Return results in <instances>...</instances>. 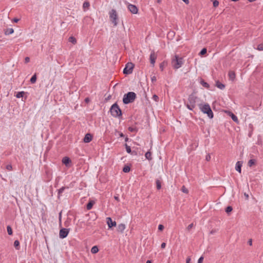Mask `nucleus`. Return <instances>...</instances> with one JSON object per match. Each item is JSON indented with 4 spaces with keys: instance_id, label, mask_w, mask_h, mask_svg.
<instances>
[{
    "instance_id": "obj_1",
    "label": "nucleus",
    "mask_w": 263,
    "mask_h": 263,
    "mask_svg": "<svg viewBox=\"0 0 263 263\" xmlns=\"http://www.w3.org/2000/svg\"><path fill=\"white\" fill-rule=\"evenodd\" d=\"M199 106L200 110L212 119L213 118V114L210 105L207 103H200L197 104Z\"/></svg>"
},
{
    "instance_id": "obj_2",
    "label": "nucleus",
    "mask_w": 263,
    "mask_h": 263,
    "mask_svg": "<svg viewBox=\"0 0 263 263\" xmlns=\"http://www.w3.org/2000/svg\"><path fill=\"white\" fill-rule=\"evenodd\" d=\"M171 64L173 68L177 69L182 66L183 64V59L175 55L172 60Z\"/></svg>"
},
{
    "instance_id": "obj_3",
    "label": "nucleus",
    "mask_w": 263,
    "mask_h": 263,
    "mask_svg": "<svg viewBox=\"0 0 263 263\" xmlns=\"http://www.w3.org/2000/svg\"><path fill=\"white\" fill-rule=\"evenodd\" d=\"M136 98V94L133 92H128L124 96L123 102L124 104H128L133 102Z\"/></svg>"
},
{
    "instance_id": "obj_4",
    "label": "nucleus",
    "mask_w": 263,
    "mask_h": 263,
    "mask_svg": "<svg viewBox=\"0 0 263 263\" xmlns=\"http://www.w3.org/2000/svg\"><path fill=\"white\" fill-rule=\"evenodd\" d=\"M110 113L114 117H118L121 115V110L117 104H114L110 109Z\"/></svg>"
},
{
    "instance_id": "obj_5",
    "label": "nucleus",
    "mask_w": 263,
    "mask_h": 263,
    "mask_svg": "<svg viewBox=\"0 0 263 263\" xmlns=\"http://www.w3.org/2000/svg\"><path fill=\"white\" fill-rule=\"evenodd\" d=\"M109 17L114 26H117L118 24V14L115 9H112L109 12Z\"/></svg>"
},
{
    "instance_id": "obj_6",
    "label": "nucleus",
    "mask_w": 263,
    "mask_h": 263,
    "mask_svg": "<svg viewBox=\"0 0 263 263\" xmlns=\"http://www.w3.org/2000/svg\"><path fill=\"white\" fill-rule=\"evenodd\" d=\"M134 68V64L133 63H127L125 68L123 69V73L125 74H129L133 72V69Z\"/></svg>"
},
{
    "instance_id": "obj_7",
    "label": "nucleus",
    "mask_w": 263,
    "mask_h": 263,
    "mask_svg": "<svg viewBox=\"0 0 263 263\" xmlns=\"http://www.w3.org/2000/svg\"><path fill=\"white\" fill-rule=\"evenodd\" d=\"M198 99L194 97H190L189 98L190 103L187 105V107L190 110H192L196 105V102H198Z\"/></svg>"
},
{
    "instance_id": "obj_8",
    "label": "nucleus",
    "mask_w": 263,
    "mask_h": 263,
    "mask_svg": "<svg viewBox=\"0 0 263 263\" xmlns=\"http://www.w3.org/2000/svg\"><path fill=\"white\" fill-rule=\"evenodd\" d=\"M106 220V223L109 229H111L112 227L116 226V222L115 221H112L110 217H107Z\"/></svg>"
},
{
    "instance_id": "obj_9",
    "label": "nucleus",
    "mask_w": 263,
    "mask_h": 263,
    "mask_svg": "<svg viewBox=\"0 0 263 263\" xmlns=\"http://www.w3.org/2000/svg\"><path fill=\"white\" fill-rule=\"evenodd\" d=\"M128 9L131 13L133 14H137L138 13V9L137 7L134 5L129 4L128 5Z\"/></svg>"
},
{
    "instance_id": "obj_10",
    "label": "nucleus",
    "mask_w": 263,
    "mask_h": 263,
    "mask_svg": "<svg viewBox=\"0 0 263 263\" xmlns=\"http://www.w3.org/2000/svg\"><path fill=\"white\" fill-rule=\"evenodd\" d=\"M69 233V230L67 229H62L60 231V237L61 238H65Z\"/></svg>"
},
{
    "instance_id": "obj_11",
    "label": "nucleus",
    "mask_w": 263,
    "mask_h": 263,
    "mask_svg": "<svg viewBox=\"0 0 263 263\" xmlns=\"http://www.w3.org/2000/svg\"><path fill=\"white\" fill-rule=\"evenodd\" d=\"M62 163L66 165V166L69 167L70 166L71 163V160L68 157H64L62 159Z\"/></svg>"
},
{
    "instance_id": "obj_12",
    "label": "nucleus",
    "mask_w": 263,
    "mask_h": 263,
    "mask_svg": "<svg viewBox=\"0 0 263 263\" xmlns=\"http://www.w3.org/2000/svg\"><path fill=\"white\" fill-rule=\"evenodd\" d=\"M157 58V55L154 51H152L150 55V62L153 66L155 64V60Z\"/></svg>"
},
{
    "instance_id": "obj_13",
    "label": "nucleus",
    "mask_w": 263,
    "mask_h": 263,
    "mask_svg": "<svg viewBox=\"0 0 263 263\" xmlns=\"http://www.w3.org/2000/svg\"><path fill=\"white\" fill-rule=\"evenodd\" d=\"M92 138V137L91 134H87L85 135L83 140L85 143H89L91 141Z\"/></svg>"
},
{
    "instance_id": "obj_14",
    "label": "nucleus",
    "mask_w": 263,
    "mask_h": 263,
    "mask_svg": "<svg viewBox=\"0 0 263 263\" xmlns=\"http://www.w3.org/2000/svg\"><path fill=\"white\" fill-rule=\"evenodd\" d=\"M125 228H126L125 225L123 223H121V224H118V226L117 227V231L119 232L122 233L124 232V231L125 230Z\"/></svg>"
},
{
    "instance_id": "obj_15",
    "label": "nucleus",
    "mask_w": 263,
    "mask_h": 263,
    "mask_svg": "<svg viewBox=\"0 0 263 263\" xmlns=\"http://www.w3.org/2000/svg\"><path fill=\"white\" fill-rule=\"evenodd\" d=\"M226 112L228 114V115H229L232 118V119L234 122H235L236 123H238V118L235 115H234L232 112H231L230 111H226Z\"/></svg>"
},
{
    "instance_id": "obj_16",
    "label": "nucleus",
    "mask_w": 263,
    "mask_h": 263,
    "mask_svg": "<svg viewBox=\"0 0 263 263\" xmlns=\"http://www.w3.org/2000/svg\"><path fill=\"white\" fill-rule=\"evenodd\" d=\"M242 166V162L240 161L237 162L236 164L235 169L237 171H238L239 173H241V167Z\"/></svg>"
},
{
    "instance_id": "obj_17",
    "label": "nucleus",
    "mask_w": 263,
    "mask_h": 263,
    "mask_svg": "<svg viewBox=\"0 0 263 263\" xmlns=\"http://www.w3.org/2000/svg\"><path fill=\"white\" fill-rule=\"evenodd\" d=\"M229 80L231 81H234L235 78V74L233 71H230L229 72Z\"/></svg>"
},
{
    "instance_id": "obj_18",
    "label": "nucleus",
    "mask_w": 263,
    "mask_h": 263,
    "mask_svg": "<svg viewBox=\"0 0 263 263\" xmlns=\"http://www.w3.org/2000/svg\"><path fill=\"white\" fill-rule=\"evenodd\" d=\"M14 32V30L12 28H8L5 30V34L7 35L12 34Z\"/></svg>"
},
{
    "instance_id": "obj_19",
    "label": "nucleus",
    "mask_w": 263,
    "mask_h": 263,
    "mask_svg": "<svg viewBox=\"0 0 263 263\" xmlns=\"http://www.w3.org/2000/svg\"><path fill=\"white\" fill-rule=\"evenodd\" d=\"M25 92L24 91H20V92H17V93L15 95V97L17 98H23L25 95Z\"/></svg>"
},
{
    "instance_id": "obj_20",
    "label": "nucleus",
    "mask_w": 263,
    "mask_h": 263,
    "mask_svg": "<svg viewBox=\"0 0 263 263\" xmlns=\"http://www.w3.org/2000/svg\"><path fill=\"white\" fill-rule=\"evenodd\" d=\"M98 251H99V249H98V247L96 246H93L91 249V252L92 254H96V253H98Z\"/></svg>"
},
{
    "instance_id": "obj_21",
    "label": "nucleus",
    "mask_w": 263,
    "mask_h": 263,
    "mask_svg": "<svg viewBox=\"0 0 263 263\" xmlns=\"http://www.w3.org/2000/svg\"><path fill=\"white\" fill-rule=\"evenodd\" d=\"M145 158L148 160H151L152 159V154L150 152H147L145 154Z\"/></svg>"
},
{
    "instance_id": "obj_22",
    "label": "nucleus",
    "mask_w": 263,
    "mask_h": 263,
    "mask_svg": "<svg viewBox=\"0 0 263 263\" xmlns=\"http://www.w3.org/2000/svg\"><path fill=\"white\" fill-rule=\"evenodd\" d=\"M94 204H95V201H92V200L90 201L87 205V210H90L92 208V207Z\"/></svg>"
},
{
    "instance_id": "obj_23",
    "label": "nucleus",
    "mask_w": 263,
    "mask_h": 263,
    "mask_svg": "<svg viewBox=\"0 0 263 263\" xmlns=\"http://www.w3.org/2000/svg\"><path fill=\"white\" fill-rule=\"evenodd\" d=\"M68 41L69 42L72 43L73 44H76L77 43V40L73 36H70L69 37Z\"/></svg>"
},
{
    "instance_id": "obj_24",
    "label": "nucleus",
    "mask_w": 263,
    "mask_h": 263,
    "mask_svg": "<svg viewBox=\"0 0 263 263\" xmlns=\"http://www.w3.org/2000/svg\"><path fill=\"white\" fill-rule=\"evenodd\" d=\"M256 163V160L255 159H251L248 161V165L250 167L252 166L253 165H255Z\"/></svg>"
},
{
    "instance_id": "obj_25",
    "label": "nucleus",
    "mask_w": 263,
    "mask_h": 263,
    "mask_svg": "<svg viewBox=\"0 0 263 263\" xmlns=\"http://www.w3.org/2000/svg\"><path fill=\"white\" fill-rule=\"evenodd\" d=\"M215 86L220 89H223L225 87L222 83H216Z\"/></svg>"
},
{
    "instance_id": "obj_26",
    "label": "nucleus",
    "mask_w": 263,
    "mask_h": 263,
    "mask_svg": "<svg viewBox=\"0 0 263 263\" xmlns=\"http://www.w3.org/2000/svg\"><path fill=\"white\" fill-rule=\"evenodd\" d=\"M19 245H20V242L18 241V240H15L14 242V246L17 250L19 249V248H18Z\"/></svg>"
},
{
    "instance_id": "obj_27",
    "label": "nucleus",
    "mask_w": 263,
    "mask_h": 263,
    "mask_svg": "<svg viewBox=\"0 0 263 263\" xmlns=\"http://www.w3.org/2000/svg\"><path fill=\"white\" fill-rule=\"evenodd\" d=\"M123 171L125 173H128L130 171V167L128 166H125L124 167Z\"/></svg>"
},
{
    "instance_id": "obj_28",
    "label": "nucleus",
    "mask_w": 263,
    "mask_h": 263,
    "mask_svg": "<svg viewBox=\"0 0 263 263\" xmlns=\"http://www.w3.org/2000/svg\"><path fill=\"white\" fill-rule=\"evenodd\" d=\"M36 80V74H34L31 78L30 79V82H35Z\"/></svg>"
},
{
    "instance_id": "obj_29",
    "label": "nucleus",
    "mask_w": 263,
    "mask_h": 263,
    "mask_svg": "<svg viewBox=\"0 0 263 263\" xmlns=\"http://www.w3.org/2000/svg\"><path fill=\"white\" fill-rule=\"evenodd\" d=\"M7 232L9 235H12V230L10 226H7Z\"/></svg>"
},
{
    "instance_id": "obj_30",
    "label": "nucleus",
    "mask_w": 263,
    "mask_h": 263,
    "mask_svg": "<svg viewBox=\"0 0 263 263\" xmlns=\"http://www.w3.org/2000/svg\"><path fill=\"white\" fill-rule=\"evenodd\" d=\"M6 168L9 171H11L12 170V166L10 164H7L6 166Z\"/></svg>"
},
{
    "instance_id": "obj_31",
    "label": "nucleus",
    "mask_w": 263,
    "mask_h": 263,
    "mask_svg": "<svg viewBox=\"0 0 263 263\" xmlns=\"http://www.w3.org/2000/svg\"><path fill=\"white\" fill-rule=\"evenodd\" d=\"M156 184H157V188L159 190L161 189V182L159 180H157L156 181Z\"/></svg>"
},
{
    "instance_id": "obj_32",
    "label": "nucleus",
    "mask_w": 263,
    "mask_h": 263,
    "mask_svg": "<svg viewBox=\"0 0 263 263\" xmlns=\"http://www.w3.org/2000/svg\"><path fill=\"white\" fill-rule=\"evenodd\" d=\"M233 209L231 206H228L226 209V212L227 213H230L232 211Z\"/></svg>"
},
{
    "instance_id": "obj_33",
    "label": "nucleus",
    "mask_w": 263,
    "mask_h": 263,
    "mask_svg": "<svg viewBox=\"0 0 263 263\" xmlns=\"http://www.w3.org/2000/svg\"><path fill=\"white\" fill-rule=\"evenodd\" d=\"M206 52V48H203L201 51L200 52V55H203L205 54Z\"/></svg>"
},
{
    "instance_id": "obj_34",
    "label": "nucleus",
    "mask_w": 263,
    "mask_h": 263,
    "mask_svg": "<svg viewBox=\"0 0 263 263\" xmlns=\"http://www.w3.org/2000/svg\"><path fill=\"white\" fill-rule=\"evenodd\" d=\"M218 5H219V2L218 1H217V0L214 1V2H213V6L214 7H217L218 6Z\"/></svg>"
},
{
    "instance_id": "obj_35",
    "label": "nucleus",
    "mask_w": 263,
    "mask_h": 263,
    "mask_svg": "<svg viewBox=\"0 0 263 263\" xmlns=\"http://www.w3.org/2000/svg\"><path fill=\"white\" fill-rule=\"evenodd\" d=\"M125 147H126V152L128 153H131V149H130V146H128L127 144H125Z\"/></svg>"
},
{
    "instance_id": "obj_36",
    "label": "nucleus",
    "mask_w": 263,
    "mask_h": 263,
    "mask_svg": "<svg viewBox=\"0 0 263 263\" xmlns=\"http://www.w3.org/2000/svg\"><path fill=\"white\" fill-rule=\"evenodd\" d=\"M181 191L185 193H188V190L184 186H183L181 189Z\"/></svg>"
},
{
    "instance_id": "obj_37",
    "label": "nucleus",
    "mask_w": 263,
    "mask_h": 263,
    "mask_svg": "<svg viewBox=\"0 0 263 263\" xmlns=\"http://www.w3.org/2000/svg\"><path fill=\"white\" fill-rule=\"evenodd\" d=\"M257 49L260 51L263 50V44H259L257 47Z\"/></svg>"
},
{
    "instance_id": "obj_38",
    "label": "nucleus",
    "mask_w": 263,
    "mask_h": 263,
    "mask_svg": "<svg viewBox=\"0 0 263 263\" xmlns=\"http://www.w3.org/2000/svg\"><path fill=\"white\" fill-rule=\"evenodd\" d=\"M89 6V3L88 2H85L83 4L84 8H88Z\"/></svg>"
},
{
    "instance_id": "obj_39",
    "label": "nucleus",
    "mask_w": 263,
    "mask_h": 263,
    "mask_svg": "<svg viewBox=\"0 0 263 263\" xmlns=\"http://www.w3.org/2000/svg\"><path fill=\"white\" fill-rule=\"evenodd\" d=\"M164 229V226L162 224H159L158 226V230L160 231H162Z\"/></svg>"
},
{
    "instance_id": "obj_40",
    "label": "nucleus",
    "mask_w": 263,
    "mask_h": 263,
    "mask_svg": "<svg viewBox=\"0 0 263 263\" xmlns=\"http://www.w3.org/2000/svg\"><path fill=\"white\" fill-rule=\"evenodd\" d=\"M203 260V257L201 256V257L199 258V259H198V263H202Z\"/></svg>"
},
{
    "instance_id": "obj_41",
    "label": "nucleus",
    "mask_w": 263,
    "mask_h": 263,
    "mask_svg": "<svg viewBox=\"0 0 263 263\" xmlns=\"http://www.w3.org/2000/svg\"><path fill=\"white\" fill-rule=\"evenodd\" d=\"M153 98L155 101H158V97L156 95L153 96Z\"/></svg>"
},
{
    "instance_id": "obj_42",
    "label": "nucleus",
    "mask_w": 263,
    "mask_h": 263,
    "mask_svg": "<svg viewBox=\"0 0 263 263\" xmlns=\"http://www.w3.org/2000/svg\"><path fill=\"white\" fill-rule=\"evenodd\" d=\"M205 159L206 161H209L211 159V156L209 155V154H208L206 156V157H205Z\"/></svg>"
},
{
    "instance_id": "obj_43",
    "label": "nucleus",
    "mask_w": 263,
    "mask_h": 263,
    "mask_svg": "<svg viewBox=\"0 0 263 263\" xmlns=\"http://www.w3.org/2000/svg\"><path fill=\"white\" fill-rule=\"evenodd\" d=\"M193 227V223H191L190 224H189L187 227V229L188 230H190V229H191Z\"/></svg>"
},
{
    "instance_id": "obj_44",
    "label": "nucleus",
    "mask_w": 263,
    "mask_h": 263,
    "mask_svg": "<svg viewBox=\"0 0 263 263\" xmlns=\"http://www.w3.org/2000/svg\"><path fill=\"white\" fill-rule=\"evenodd\" d=\"M202 85L205 88H208L209 87V83H202Z\"/></svg>"
},
{
    "instance_id": "obj_45",
    "label": "nucleus",
    "mask_w": 263,
    "mask_h": 263,
    "mask_svg": "<svg viewBox=\"0 0 263 263\" xmlns=\"http://www.w3.org/2000/svg\"><path fill=\"white\" fill-rule=\"evenodd\" d=\"M29 61H30V58L29 57H26L25 59V62L26 63H27L29 62Z\"/></svg>"
},
{
    "instance_id": "obj_46",
    "label": "nucleus",
    "mask_w": 263,
    "mask_h": 263,
    "mask_svg": "<svg viewBox=\"0 0 263 263\" xmlns=\"http://www.w3.org/2000/svg\"><path fill=\"white\" fill-rule=\"evenodd\" d=\"M128 129L129 131H130L132 132H135L136 131V129L132 127H129Z\"/></svg>"
},
{
    "instance_id": "obj_47",
    "label": "nucleus",
    "mask_w": 263,
    "mask_h": 263,
    "mask_svg": "<svg viewBox=\"0 0 263 263\" xmlns=\"http://www.w3.org/2000/svg\"><path fill=\"white\" fill-rule=\"evenodd\" d=\"M151 79H152V81L153 82L154 81H157V78L156 76H153L152 78H151Z\"/></svg>"
},
{
    "instance_id": "obj_48",
    "label": "nucleus",
    "mask_w": 263,
    "mask_h": 263,
    "mask_svg": "<svg viewBox=\"0 0 263 263\" xmlns=\"http://www.w3.org/2000/svg\"><path fill=\"white\" fill-rule=\"evenodd\" d=\"M165 246H166V243L165 242H163L161 245V247L162 249L165 248Z\"/></svg>"
},
{
    "instance_id": "obj_49",
    "label": "nucleus",
    "mask_w": 263,
    "mask_h": 263,
    "mask_svg": "<svg viewBox=\"0 0 263 263\" xmlns=\"http://www.w3.org/2000/svg\"><path fill=\"white\" fill-rule=\"evenodd\" d=\"M244 196H245V198H246V200H248L249 199V194H247V193H245L244 194Z\"/></svg>"
},
{
    "instance_id": "obj_50",
    "label": "nucleus",
    "mask_w": 263,
    "mask_h": 263,
    "mask_svg": "<svg viewBox=\"0 0 263 263\" xmlns=\"http://www.w3.org/2000/svg\"><path fill=\"white\" fill-rule=\"evenodd\" d=\"M64 190V187H62L60 189H59V193L60 194V193H62Z\"/></svg>"
},
{
    "instance_id": "obj_51",
    "label": "nucleus",
    "mask_w": 263,
    "mask_h": 263,
    "mask_svg": "<svg viewBox=\"0 0 263 263\" xmlns=\"http://www.w3.org/2000/svg\"><path fill=\"white\" fill-rule=\"evenodd\" d=\"M191 258L190 257H187L186 259V263H190Z\"/></svg>"
},
{
    "instance_id": "obj_52",
    "label": "nucleus",
    "mask_w": 263,
    "mask_h": 263,
    "mask_svg": "<svg viewBox=\"0 0 263 263\" xmlns=\"http://www.w3.org/2000/svg\"><path fill=\"white\" fill-rule=\"evenodd\" d=\"M186 4H189V0H182Z\"/></svg>"
},
{
    "instance_id": "obj_53",
    "label": "nucleus",
    "mask_w": 263,
    "mask_h": 263,
    "mask_svg": "<svg viewBox=\"0 0 263 263\" xmlns=\"http://www.w3.org/2000/svg\"><path fill=\"white\" fill-rule=\"evenodd\" d=\"M114 198L118 201H119V198L118 196H115Z\"/></svg>"
},
{
    "instance_id": "obj_54",
    "label": "nucleus",
    "mask_w": 263,
    "mask_h": 263,
    "mask_svg": "<svg viewBox=\"0 0 263 263\" xmlns=\"http://www.w3.org/2000/svg\"><path fill=\"white\" fill-rule=\"evenodd\" d=\"M85 101L86 102V103H88L89 102V98H87L85 99Z\"/></svg>"
},
{
    "instance_id": "obj_55",
    "label": "nucleus",
    "mask_w": 263,
    "mask_h": 263,
    "mask_svg": "<svg viewBox=\"0 0 263 263\" xmlns=\"http://www.w3.org/2000/svg\"><path fill=\"white\" fill-rule=\"evenodd\" d=\"M249 244L251 246L252 245V239H250L249 240Z\"/></svg>"
},
{
    "instance_id": "obj_56",
    "label": "nucleus",
    "mask_w": 263,
    "mask_h": 263,
    "mask_svg": "<svg viewBox=\"0 0 263 263\" xmlns=\"http://www.w3.org/2000/svg\"><path fill=\"white\" fill-rule=\"evenodd\" d=\"M164 64V63H162L160 65V68L162 70H163V67Z\"/></svg>"
},
{
    "instance_id": "obj_57",
    "label": "nucleus",
    "mask_w": 263,
    "mask_h": 263,
    "mask_svg": "<svg viewBox=\"0 0 263 263\" xmlns=\"http://www.w3.org/2000/svg\"><path fill=\"white\" fill-rule=\"evenodd\" d=\"M18 21H19V20H18V18H14V19L13 20V21H14V22H15V23L18 22Z\"/></svg>"
},
{
    "instance_id": "obj_58",
    "label": "nucleus",
    "mask_w": 263,
    "mask_h": 263,
    "mask_svg": "<svg viewBox=\"0 0 263 263\" xmlns=\"http://www.w3.org/2000/svg\"><path fill=\"white\" fill-rule=\"evenodd\" d=\"M119 136H120L121 137H123V136H124V135L123 134V133H120L119 134Z\"/></svg>"
},
{
    "instance_id": "obj_59",
    "label": "nucleus",
    "mask_w": 263,
    "mask_h": 263,
    "mask_svg": "<svg viewBox=\"0 0 263 263\" xmlns=\"http://www.w3.org/2000/svg\"><path fill=\"white\" fill-rule=\"evenodd\" d=\"M248 1H249L250 2H253L256 1V0H248Z\"/></svg>"
},
{
    "instance_id": "obj_60",
    "label": "nucleus",
    "mask_w": 263,
    "mask_h": 263,
    "mask_svg": "<svg viewBox=\"0 0 263 263\" xmlns=\"http://www.w3.org/2000/svg\"><path fill=\"white\" fill-rule=\"evenodd\" d=\"M146 263H152L151 260H147Z\"/></svg>"
},
{
    "instance_id": "obj_61",
    "label": "nucleus",
    "mask_w": 263,
    "mask_h": 263,
    "mask_svg": "<svg viewBox=\"0 0 263 263\" xmlns=\"http://www.w3.org/2000/svg\"><path fill=\"white\" fill-rule=\"evenodd\" d=\"M210 233H211V234H213V233H214V231H211V232H210Z\"/></svg>"
},
{
    "instance_id": "obj_62",
    "label": "nucleus",
    "mask_w": 263,
    "mask_h": 263,
    "mask_svg": "<svg viewBox=\"0 0 263 263\" xmlns=\"http://www.w3.org/2000/svg\"><path fill=\"white\" fill-rule=\"evenodd\" d=\"M127 140H128V138H126L125 139V141H127Z\"/></svg>"
}]
</instances>
